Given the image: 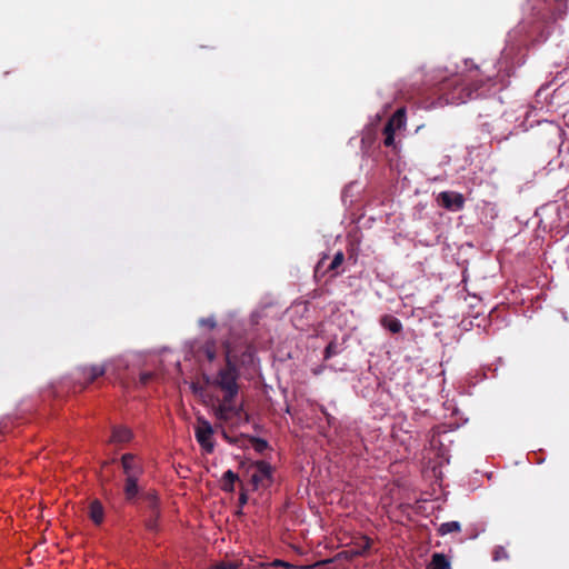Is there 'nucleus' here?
Wrapping results in <instances>:
<instances>
[{
  "instance_id": "f257e3e1",
  "label": "nucleus",
  "mask_w": 569,
  "mask_h": 569,
  "mask_svg": "<svg viewBox=\"0 0 569 569\" xmlns=\"http://www.w3.org/2000/svg\"><path fill=\"white\" fill-rule=\"evenodd\" d=\"M224 366L219 369L216 377L213 379L207 377L206 381L222 391V398H226V403L228 405L230 399L236 398L239 393L238 379L240 377L239 368L237 367V351L229 343L224 345Z\"/></svg>"
},
{
  "instance_id": "f03ea898",
  "label": "nucleus",
  "mask_w": 569,
  "mask_h": 569,
  "mask_svg": "<svg viewBox=\"0 0 569 569\" xmlns=\"http://www.w3.org/2000/svg\"><path fill=\"white\" fill-rule=\"evenodd\" d=\"M483 80H463L457 83L450 92L451 103H465L470 99H477L482 96L480 89L485 86Z\"/></svg>"
},
{
  "instance_id": "7ed1b4c3",
  "label": "nucleus",
  "mask_w": 569,
  "mask_h": 569,
  "mask_svg": "<svg viewBox=\"0 0 569 569\" xmlns=\"http://www.w3.org/2000/svg\"><path fill=\"white\" fill-rule=\"evenodd\" d=\"M197 422L198 425L194 429L196 439L206 453H212L214 450L212 440L213 428L203 417H198Z\"/></svg>"
},
{
  "instance_id": "20e7f679",
  "label": "nucleus",
  "mask_w": 569,
  "mask_h": 569,
  "mask_svg": "<svg viewBox=\"0 0 569 569\" xmlns=\"http://www.w3.org/2000/svg\"><path fill=\"white\" fill-rule=\"evenodd\" d=\"M406 121V111L403 108L398 109L392 117L388 120L383 128V144L386 147H392L395 144V133L396 129H400L405 126Z\"/></svg>"
},
{
  "instance_id": "39448f33",
  "label": "nucleus",
  "mask_w": 569,
  "mask_h": 569,
  "mask_svg": "<svg viewBox=\"0 0 569 569\" xmlns=\"http://www.w3.org/2000/svg\"><path fill=\"white\" fill-rule=\"evenodd\" d=\"M214 416L218 420L227 422L233 417H240L243 411V405H237L236 398H231L230 402L226 403V398L214 407Z\"/></svg>"
},
{
  "instance_id": "423d86ee",
  "label": "nucleus",
  "mask_w": 569,
  "mask_h": 569,
  "mask_svg": "<svg viewBox=\"0 0 569 569\" xmlns=\"http://www.w3.org/2000/svg\"><path fill=\"white\" fill-rule=\"evenodd\" d=\"M438 202L447 210L459 211L465 207V197L459 192L442 191L438 196Z\"/></svg>"
},
{
  "instance_id": "0eeeda50",
  "label": "nucleus",
  "mask_w": 569,
  "mask_h": 569,
  "mask_svg": "<svg viewBox=\"0 0 569 569\" xmlns=\"http://www.w3.org/2000/svg\"><path fill=\"white\" fill-rule=\"evenodd\" d=\"M326 259H327V257L325 256V257H322V258L318 261V263H317V266H316V268H315V276H316V277H319V276H321V277H322V276H325L327 272H331V271H332V272H335L333 274H337V273H338V272H337V269H338V268L343 263V261H345V254H343V252H342V251H338V252L335 254L333 259L331 260V262H330L328 266H326Z\"/></svg>"
},
{
  "instance_id": "6e6552de",
  "label": "nucleus",
  "mask_w": 569,
  "mask_h": 569,
  "mask_svg": "<svg viewBox=\"0 0 569 569\" xmlns=\"http://www.w3.org/2000/svg\"><path fill=\"white\" fill-rule=\"evenodd\" d=\"M256 472L251 477V481L254 487L262 485L263 480H272V467L264 460L254 462Z\"/></svg>"
},
{
  "instance_id": "1a4fd4ad",
  "label": "nucleus",
  "mask_w": 569,
  "mask_h": 569,
  "mask_svg": "<svg viewBox=\"0 0 569 569\" xmlns=\"http://www.w3.org/2000/svg\"><path fill=\"white\" fill-rule=\"evenodd\" d=\"M121 466L126 477H140L143 472L141 465L136 462V457L132 453H124L121 457Z\"/></svg>"
},
{
  "instance_id": "9d476101",
  "label": "nucleus",
  "mask_w": 569,
  "mask_h": 569,
  "mask_svg": "<svg viewBox=\"0 0 569 569\" xmlns=\"http://www.w3.org/2000/svg\"><path fill=\"white\" fill-rule=\"evenodd\" d=\"M107 371L106 365H93L81 368V376L84 380L86 386L92 383L99 377H102Z\"/></svg>"
},
{
  "instance_id": "9b49d317",
  "label": "nucleus",
  "mask_w": 569,
  "mask_h": 569,
  "mask_svg": "<svg viewBox=\"0 0 569 569\" xmlns=\"http://www.w3.org/2000/svg\"><path fill=\"white\" fill-rule=\"evenodd\" d=\"M140 477H126L123 492L126 500L132 502L137 499L140 493V488L138 486V480Z\"/></svg>"
},
{
  "instance_id": "f8f14e48",
  "label": "nucleus",
  "mask_w": 569,
  "mask_h": 569,
  "mask_svg": "<svg viewBox=\"0 0 569 569\" xmlns=\"http://www.w3.org/2000/svg\"><path fill=\"white\" fill-rule=\"evenodd\" d=\"M133 438L131 429L124 426H116L112 428L110 441L113 443H127Z\"/></svg>"
},
{
  "instance_id": "ddd939ff",
  "label": "nucleus",
  "mask_w": 569,
  "mask_h": 569,
  "mask_svg": "<svg viewBox=\"0 0 569 569\" xmlns=\"http://www.w3.org/2000/svg\"><path fill=\"white\" fill-rule=\"evenodd\" d=\"M380 325L392 333H399L402 331L401 321L391 315L382 316L380 318Z\"/></svg>"
},
{
  "instance_id": "4468645a",
  "label": "nucleus",
  "mask_w": 569,
  "mask_h": 569,
  "mask_svg": "<svg viewBox=\"0 0 569 569\" xmlns=\"http://www.w3.org/2000/svg\"><path fill=\"white\" fill-rule=\"evenodd\" d=\"M89 517L96 525L102 523L104 518V509L99 500L96 499L91 501L89 506Z\"/></svg>"
},
{
  "instance_id": "2eb2a0df",
  "label": "nucleus",
  "mask_w": 569,
  "mask_h": 569,
  "mask_svg": "<svg viewBox=\"0 0 569 569\" xmlns=\"http://www.w3.org/2000/svg\"><path fill=\"white\" fill-rule=\"evenodd\" d=\"M237 481H239V476L232 470H227L222 476L221 489L226 492H233Z\"/></svg>"
},
{
  "instance_id": "dca6fc26",
  "label": "nucleus",
  "mask_w": 569,
  "mask_h": 569,
  "mask_svg": "<svg viewBox=\"0 0 569 569\" xmlns=\"http://www.w3.org/2000/svg\"><path fill=\"white\" fill-rule=\"evenodd\" d=\"M427 569H451L450 561L443 553H433Z\"/></svg>"
},
{
  "instance_id": "f3484780",
  "label": "nucleus",
  "mask_w": 569,
  "mask_h": 569,
  "mask_svg": "<svg viewBox=\"0 0 569 569\" xmlns=\"http://www.w3.org/2000/svg\"><path fill=\"white\" fill-rule=\"evenodd\" d=\"M159 518L160 510L148 512L144 519L146 529L150 532H157L159 530Z\"/></svg>"
},
{
  "instance_id": "a211bd4d",
  "label": "nucleus",
  "mask_w": 569,
  "mask_h": 569,
  "mask_svg": "<svg viewBox=\"0 0 569 569\" xmlns=\"http://www.w3.org/2000/svg\"><path fill=\"white\" fill-rule=\"evenodd\" d=\"M142 499L147 502L148 512L159 509V499L154 491H148L142 495Z\"/></svg>"
},
{
  "instance_id": "6ab92c4d",
  "label": "nucleus",
  "mask_w": 569,
  "mask_h": 569,
  "mask_svg": "<svg viewBox=\"0 0 569 569\" xmlns=\"http://www.w3.org/2000/svg\"><path fill=\"white\" fill-rule=\"evenodd\" d=\"M254 349L251 346H247L246 349L239 356L237 353V366L238 365H250L253 361Z\"/></svg>"
},
{
  "instance_id": "aec40b11",
  "label": "nucleus",
  "mask_w": 569,
  "mask_h": 569,
  "mask_svg": "<svg viewBox=\"0 0 569 569\" xmlns=\"http://www.w3.org/2000/svg\"><path fill=\"white\" fill-rule=\"evenodd\" d=\"M246 439H248V441L251 443L252 448L258 453H263L269 448L268 441L262 438L247 436Z\"/></svg>"
},
{
  "instance_id": "412c9836",
  "label": "nucleus",
  "mask_w": 569,
  "mask_h": 569,
  "mask_svg": "<svg viewBox=\"0 0 569 569\" xmlns=\"http://www.w3.org/2000/svg\"><path fill=\"white\" fill-rule=\"evenodd\" d=\"M460 530L461 526L458 521H448L440 525L438 533L445 536L451 532H459Z\"/></svg>"
},
{
  "instance_id": "4be33fe9",
  "label": "nucleus",
  "mask_w": 569,
  "mask_h": 569,
  "mask_svg": "<svg viewBox=\"0 0 569 569\" xmlns=\"http://www.w3.org/2000/svg\"><path fill=\"white\" fill-rule=\"evenodd\" d=\"M492 558L495 561H501L507 560L509 558V555L502 546H498L493 550Z\"/></svg>"
},
{
  "instance_id": "5701e85b",
  "label": "nucleus",
  "mask_w": 569,
  "mask_h": 569,
  "mask_svg": "<svg viewBox=\"0 0 569 569\" xmlns=\"http://www.w3.org/2000/svg\"><path fill=\"white\" fill-rule=\"evenodd\" d=\"M204 353L209 361L216 358L214 342H207L204 346Z\"/></svg>"
},
{
  "instance_id": "b1692460",
  "label": "nucleus",
  "mask_w": 569,
  "mask_h": 569,
  "mask_svg": "<svg viewBox=\"0 0 569 569\" xmlns=\"http://www.w3.org/2000/svg\"><path fill=\"white\" fill-rule=\"evenodd\" d=\"M199 325L202 327H208L210 329H214L217 327V321L213 317L201 318L199 320Z\"/></svg>"
},
{
  "instance_id": "393cba45",
  "label": "nucleus",
  "mask_w": 569,
  "mask_h": 569,
  "mask_svg": "<svg viewBox=\"0 0 569 569\" xmlns=\"http://www.w3.org/2000/svg\"><path fill=\"white\" fill-rule=\"evenodd\" d=\"M216 569H239V565L231 561H221L216 565Z\"/></svg>"
},
{
  "instance_id": "a878e982",
  "label": "nucleus",
  "mask_w": 569,
  "mask_h": 569,
  "mask_svg": "<svg viewBox=\"0 0 569 569\" xmlns=\"http://www.w3.org/2000/svg\"><path fill=\"white\" fill-rule=\"evenodd\" d=\"M333 355H336V345L333 342H330L325 349V358L329 359Z\"/></svg>"
},
{
  "instance_id": "bb28decb",
  "label": "nucleus",
  "mask_w": 569,
  "mask_h": 569,
  "mask_svg": "<svg viewBox=\"0 0 569 569\" xmlns=\"http://www.w3.org/2000/svg\"><path fill=\"white\" fill-rule=\"evenodd\" d=\"M153 377V373L151 372H143L140 375V382L141 385H147Z\"/></svg>"
},
{
  "instance_id": "cd10ccee",
  "label": "nucleus",
  "mask_w": 569,
  "mask_h": 569,
  "mask_svg": "<svg viewBox=\"0 0 569 569\" xmlns=\"http://www.w3.org/2000/svg\"><path fill=\"white\" fill-rule=\"evenodd\" d=\"M247 501H248V496H247V493H246L244 491H242V492L240 493V496H239V503H240L241 506H243V505H246V503H247Z\"/></svg>"
},
{
  "instance_id": "c85d7f7f",
  "label": "nucleus",
  "mask_w": 569,
  "mask_h": 569,
  "mask_svg": "<svg viewBox=\"0 0 569 569\" xmlns=\"http://www.w3.org/2000/svg\"><path fill=\"white\" fill-rule=\"evenodd\" d=\"M321 412L326 416L328 423L331 425L333 417L330 413H328L325 407H321Z\"/></svg>"
},
{
  "instance_id": "c756f323",
  "label": "nucleus",
  "mask_w": 569,
  "mask_h": 569,
  "mask_svg": "<svg viewBox=\"0 0 569 569\" xmlns=\"http://www.w3.org/2000/svg\"><path fill=\"white\" fill-rule=\"evenodd\" d=\"M222 436L229 443H238V438H232L228 436L224 431L222 432Z\"/></svg>"
},
{
  "instance_id": "7c9ffc66",
  "label": "nucleus",
  "mask_w": 569,
  "mask_h": 569,
  "mask_svg": "<svg viewBox=\"0 0 569 569\" xmlns=\"http://www.w3.org/2000/svg\"><path fill=\"white\" fill-rule=\"evenodd\" d=\"M191 389L194 393L202 391V388L198 383H194V382L191 385Z\"/></svg>"
},
{
  "instance_id": "2f4dec72",
  "label": "nucleus",
  "mask_w": 569,
  "mask_h": 569,
  "mask_svg": "<svg viewBox=\"0 0 569 569\" xmlns=\"http://www.w3.org/2000/svg\"><path fill=\"white\" fill-rule=\"evenodd\" d=\"M555 1L558 2L559 4H563L565 7H567L568 0H555Z\"/></svg>"
},
{
  "instance_id": "473e14b6",
  "label": "nucleus",
  "mask_w": 569,
  "mask_h": 569,
  "mask_svg": "<svg viewBox=\"0 0 569 569\" xmlns=\"http://www.w3.org/2000/svg\"><path fill=\"white\" fill-rule=\"evenodd\" d=\"M370 547V543L369 541L366 542V548H369Z\"/></svg>"
}]
</instances>
